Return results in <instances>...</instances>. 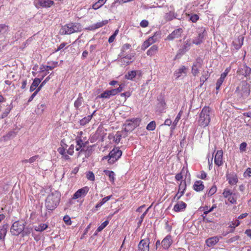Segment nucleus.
Listing matches in <instances>:
<instances>
[{"mask_svg": "<svg viewBox=\"0 0 251 251\" xmlns=\"http://www.w3.org/2000/svg\"><path fill=\"white\" fill-rule=\"evenodd\" d=\"M60 201V194L55 191L48 196L45 201V205L48 210H53L58 205Z\"/></svg>", "mask_w": 251, "mask_h": 251, "instance_id": "1", "label": "nucleus"}, {"mask_svg": "<svg viewBox=\"0 0 251 251\" xmlns=\"http://www.w3.org/2000/svg\"><path fill=\"white\" fill-rule=\"evenodd\" d=\"M210 108L208 106H204L200 114L198 120L199 125L201 127L207 126L210 122Z\"/></svg>", "mask_w": 251, "mask_h": 251, "instance_id": "2", "label": "nucleus"}, {"mask_svg": "<svg viewBox=\"0 0 251 251\" xmlns=\"http://www.w3.org/2000/svg\"><path fill=\"white\" fill-rule=\"evenodd\" d=\"M62 30L64 34H71L75 32H80L82 28L79 23H70L65 25L62 27Z\"/></svg>", "mask_w": 251, "mask_h": 251, "instance_id": "3", "label": "nucleus"}, {"mask_svg": "<svg viewBox=\"0 0 251 251\" xmlns=\"http://www.w3.org/2000/svg\"><path fill=\"white\" fill-rule=\"evenodd\" d=\"M222 194L223 197L227 199L230 203L232 204L237 203V194L235 193H233L230 189L225 188Z\"/></svg>", "mask_w": 251, "mask_h": 251, "instance_id": "4", "label": "nucleus"}, {"mask_svg": "<svg viewBox=\"0 0 251 251\" xmlns=\"http://www.w3.org/2000/svg\"><path fill=\"white\" fill-rule=\"evenodd\" d=\"M236 93L241 97L246 98L250 94V86L246 82H245L241 87H238L236 90Z\"/></svg>", "mask_w": 251, "mask_h": 251, "instance_id": "5", "label": "nucleus"}, {"mask_svg": "<svg viewBox=\"0 0 251 251\" xmlns=\"http://www.w3.org/2000/svg\"><path fill=\"white\" fill-rule=\"evenodd\" d=\"M24 229V225L19 221L15 222L10 228V232L13 235H18Z\"/></svg>", "mask_w": 251, "mask_h": 251, "instance_id": "6", "label": "nucleus"}, {"mask_svg": "<svg viewBox=\"0 0 251 251\" xmlns=\"http://www.w3.org/2000/svg\"><path fill=\"white\" fill-rule=\"evenodd\" d=\"M122 151L117 148H114L109 153L108 162L113 163L117 161L122 155Z\"/></svg>", "mask_w": 251, "mask_h": 251, "instance_id": "7", "label": "nucleus"}, {"mask_svg": "<svg viewBox=\"0 0 251 251\" xmlns=\"http://www.w3.org/2000/svg\"><path fill=\"white\" fill-rule=\"evenodd\" d=\"M244 37L243 35L235 36L232 42V46L233 48L232 49L234 50H238L243 45Z\"/></svg>", "mask_w": 251, "mask_h": 251, "instance_id": "8", "label": "nucleus"}, {"mask_svg": "<svg viewBox=\"0 0 251 251\" xmlns=\"http://www.w3.org/2000/svg\"><path fill=\"white\" fill-rule=\"evenodd\" d=\"M202 64V59L200 57L197 58L192 68V74L194 76H196L199 74L200 69L201 68Z\"/></svg>", "mask_w": 251, "mask_h": 251, "instance_id": "9", "label": "nucleus"}, {"mask_svg": "<svg viewBox=\"0 0 251 251\" xmlns=\"http://www.w3.org/2000/svg\"><path fill=\"white\" fill-rule=\"evenodd\" d=\"M75 141L76 143L75 150L77 151H79L78 154V156H79L80 153L84 150V148L86 146L88 141L82 139L81 137L78 136L75 138Z\"/></svg>", "mask_w": 251, "mask_h": 251, "instance_id": "10", "label": "nucleus"}, {"mask_svg": "<svg viewBox=\"0 0 251 251\" xmlns=\"http://www.w3.org/2000/svg\"><path fill=\"white\" fill-rule=\"evenodd\" d=\"M89 188L88 186H85L78 189L73 195L72 199L76 200L81 197H84L89 192Z\"/></svg>", "mask_w": 251, "mask_h": 251, "instance_id": "11", "label": "nucleus"}, {"mask_svg": "<svg viewBox=\"0 0 251 251\" xmlns=\"http://www.w3.org/2000/svg\"><path fill=\"white\" fill-rule=\"evenodd\" d=\"M186 188V182L185 180L181 181L178 186V192L174 198V200L178 201L183 195Z\"/></svg>", "mask_w": 251, "mask_h": 251, "instance_id": "12", "label": "nucleus"}, {"mask_svg": "<svg viewBox=\"0 0 251 251\" xmlns=\"http://www.w3.org/2000/svg\"><path fill=\"white\" fill-rule=\"evenodd\" d=\"M61 147H59L57 151L58 152L62 155V157L65 160H69L70 159V157L67 154L66 148L68 145L64 143V139H63L61 142Z\"/></svg>", "mask_w": 251, "mask_h": 251, "instance_id": "13", "label": "nucleus"}, {"mask_svg": "<svg viewBox=\"0 0 251 251\" xmlns=\"http://www.w3.org/2000/svg\"><path fill=\"white\" fill-rule=\"evenodd\" d=\"M150 239L146 238L142 239L138 244V251H149L150 250Z\"/></svg>", "mask_w": 251, "mask_h": 251, "instance_id": "14", "label": "nucleus"}, {"mask_svg": "<svg viewBox=\"0 0 251 251\" xmlns=\"http://www.w3.org/2000/svg\"><path fill=\"white\" fill-rule=\"evenodd\" d=\"M183 32L182 28H178L174 30L171 33L168 35L166 40L168 41H172L175 39L181 37Z\"/></svg>", "mask_w": 251, "mask_h": 251, "instance_id": "15", "label": "nucleus"}, {"mask_svg": "<svg viewBox=\"0 0 251 251\" xmlns=\"http://www.w3.org/2000/svg\"><path fill=\"white\" fill-rule=\"evenodd\" d=\"M173 242L172 236L168 234L161 241L162 247L164 250H168L172 245Z\"/></svg>", "mask_w": 251, "mask_h": 251, "instance_id": "16", "label": "nucleus"}, {"mask_svg": "<svg viewBox=\"0 0 251 251\" xmlns=\"http://www.w3.org/2000/svg\"><path fill=\"white\" fill-rule=\"evenodd\" d=\"M223 152L222 150L217 151L214 157V163L218 166H221L223 164Z\"/></svg>", "mask_w": 251, "mask_h": 251, "instance_id": "17", "label": "nucleus"}, {"mask_svg": "<svg viewBox=\"0 0 251 251\" xmlns=\"http://www.w3.org/2000/svg\"><path fill=\"white\" fill-rule=\"evenodd\" d=\"M216 204H213L212 207L210 208H208V207L207 206H204L203 207H201V209H202V211H203V214L202 215V216L203 217V221H206L207 222H211V221L210 220H208L206 218V216L207 215V214L210 212H212L214 209L216 208Z\"/></svg>", "mask_w": 251, "mask_h": 251, "instance_id": "18", "label": "nucleus"}, {"mask_svg": "<svg viewBox=\"0 0 251 251\" xmlns=\"http://www.w3.org/2000/svg\"><path fill=\"white\" fill-rule=\"evenodd\" d=\"M221 238L217 236L210 237L205 240V244L208 247H212L218 243Z\"/></svg>", "mask_w": 251, "mask_h": 251, "instance_id": "19", "label": "nucleus"}, {"mask_svg": "<svg viewBox=\"0 0 251 251\" xmlns=\"http://www.w3.org/2000/svg\"><path fill=\"white\" fill-rule=\"evenodd\" d=\"M140 121L138 119H133L126 121V126L130 127V129H134L139 125Z\"/></svg>", "mask_w": 251, "mask_h": 251, "instance_id": "20", "label": "nucleus"}, {"mask_svg": "<svg viewBox=\"0 0 251 251\" xmlns=\"http://www.w3.org/2000/svg\"><path fill=\"white\" fill-rule=\"evenodd\" d=\"M8 225L7 224H4L0 226V240L4 241L5 237L6 235L8 228Z\"/></svg>", "mask_w": 251, "mask_h": 251, "instance_id": "21", "label": "nucleus"}, {"mask_svg": "<svg viewBox=\"0 0 251 251\" xmlns=\"http://www.w3.org/2000/svg\"><path fill=\"white\" fill-rule=\"evenodd\" d=\"M187 204L182 201H180L176 203L173 208L174 210L176 212H179L185 210Z\"/></svg>", "mask_w": 251, "mask_h": 251, "instance_id": "22", "label": "nucleus"}, {"mask_svg": "<svg viewBox=\"0 0 251 251\" xmlns=\"http://www.w3.org/2000/svg\"><path fill=\"white\" fill-rule=\"evenodd\" d=\"M154 35L150 37L148 40L145 41L142 45V48L143 50L147 49L150 46L153 44L156 41V39L154 38Z\"/></svg>", "mask_w": 251, "mask_h": 251, "instance_id": "23", "label": "nucleus"}, {"mask_svg": "<svg viewBox=\"0 0 251 251\" xmlns=\"http://www.w3.org/2000/svg\"><path fill=\"white\" fill-rule=\"evenodd\" d=\"M38 3L42 7L49 8L54 5V2L51 0H38Z\"/></svg>", "mask_w": 251, "mask_h": 251, "instance_id": "24", "label": "nucleus"}, {"mask_svg": "<svg viewBox=\"0 0 251 251\" xmlns=\"http://www.w3.org/2000/svg\"><path fill=\"white\" fill-rule=\"evenodd\" d=\"M108 23V20H102L101 22H98L95 24L91 25L89 27V29L90 30H95L97 28H99L103 26L104 25H107Z\"/></svg>", "mask_w": 251, "mask_h": 251, "instance_id": "25", "label": "nucleus"}, {"mask_svg": "<svg viewBox=\"0 0 251 251\" xmlns=\"http://www.w3.org/2000/svg\"><path fill=\"white\" fill-rule=\"evenodd\" d=\"M193 189L197 192L202 191L204 188V186L203 184V182L201 180H197L195 182L193 185Z\"/></svg>", "mask_w": 251, "mask_h": 251, "instance_id": "26", "label": "nucleus"}, {"mask_svg": "<svg viewBox=\"0 0 251 251\" xmlns=\"http://www.w3.org/2000/svg\"><path fill=\"white\" fill-rule=\"evenodd\" d=\"M177 14L175 13V11H170L166 13L164 16L165 20L168 22L172 21L173 19L176 18Z\"/></svg>", "mask_w": 251, "mask_h": 251, "instance_id": "27", "label": "nucleus"}, {"mask_svg": "<svg viewBox=\"0 0 251 251\" xmlns=\"http://www.w3.org/2000/svg\"><path fill=\"white\" fill-rule=\"evenodd\" d=\"M41 82V80L38 78H35L34 79L32 83L31 84L29 91L32 92L35 90H36L37 88L39 86V84Z\"/></svg>", "mask_w": 251, "mask_h": 251, "instance_id": "28", "label": "nucleus"}, {"mask_svg": "<svg viewBox=\"0 0 251 251\" xmlns=\"http://www.w3.org/2000/svg\"><path fill=\"white\" fill-rule=\"evenodd\" d=\"M227 180L230 185H233L237 184L238 179L236 175H230L227 176Z\"/></svg>", "mask_w": 251, "mask_h": 251, "instance_id": "29", "label": "nucleus"}, {"mask_svg": "<svg viewBox=\"0 0 251 251\" xmlns=\"http://www.w3.org/2000/svg\"><path fill=\"white\" fill-rule=\"evenodd\" d=\"M204 38L203 33H200L198 34L197 37L193 39L192 43L197 45H200L202 43Z\"/></svg>", "mask_w": 251, "mask_h": 251, "instance_id": "30", "label": "nucleus"}, {"mask_svg": "<svg viewBox=\"0 0 251 251\" xmlns=\"http://www.w3.org/2000/svg\"><path fill=\"white\" fill-rule=\"evenodd\" d=\"M158 50V47L157 45H153L147 51V54L148 55L152 56L154 55Z\"/></svg>", "mask_w": 251, "mask_h": 251, "instance_id": "31", "label": "nucleus"}, {"mask_svg": "<svg viewBox=\"0 0 251 251\" xmlns=\"http://www.w3.org/2000/svg\"><path fill=\"white\" fill-rule=\"evenodd\" d=\"M104 173L106 176H108L110 181L113 183L115 181V173L114 172L112 171L104 170Z\"/></svg>", "mask_w": 251, "mask_h": 251, "instance_id": "32", "label": "nucleus"}, {"mask_svg": "<svg viewBox=\"0 0 251 251\" xmlns=\"http://www.w3.org/2000/svg\"><path fill=\"white\" fill-rule=\"evenodd\" d=\"M186 70L187 68L184 66H182L175 72V75L177 77H179L181 75L182 73H186Z\"/></svg>", "mask_w": 251, "mask_h": 251, "instance_id": "33", "label": "nucleus"}, {"mask_svg": "<svg viewBox=\"0 0 251 251\" xmlns=\"http://www.w3.org/2000/svg\"><path fill=\"white\" fill-rule=\"evenodd\" d=\"M106 1V0H99L98 2L93 4L92 8L95 10L99 9L105 3Z\"/></svg>", "mask_w": 251, "mask_h": 251, "instance_id": "34", "label": "nucleus"}, {"mask_svg": "<svg viewBox=\"0 0 251 251\" xmlns=\"http://www.w3.org/2000/svg\"><path fill=\"white\" fill-rule=\"evenodd\" d=\"M136 76V72L135 71H132L128 72L127 74L125 75V78L128 80H132Z\"/></svg>", "mask_w": 251, "mask_h": 251, "instance_id": "35", "label": "nucleus"}, {"mask_svg": "<svg viewBox=\"0 0 251 251\" xmlns=\"http://www.w3.org/2000/svg\"><path fill=\"white\" fill-rule=\"evenodd\" d=\"M83 101V98L81 96H79L78 98L75 100L74 102V106L76 108L78 109L79 107L82 105V102Z\"/></svg>", "mask_w": 251, "mask_h": 251, "instance_id": "36", "label": "nucleus"}, {"mask_svg": "<svg viewBox=\"0 0 251 251\" xmlns=\"http://www.w3.org/2000/svg\"><path fill=\"white\" fill-rule=\"evenodd\" d=\"M92 116L88 115L87 117H85L80 121V124L82 126H84L88 124L92 119Z\"/></svg>", "mask_w": 251, "mask_h": 251, "instance_id": "37", "label": "nucleus"}, {"mask_svg": "<svg viewBox=\"0 0 251 251\" xmlns=\"http://www.w3.org/2000/svg\"><path fill=\"white\" fill-rule=\"evenodd\" d=\"M191 46V43H189L188 41H187L185 44H184L182 49H180L179 50V52L180 53L184 54L186 51L189 50V47Z\"/></svg>", "mask_w": 251, "mask_h": 251, "instance_id": "38", "label": "nucleus"}, {"mask_svg": "<svg viewBox=\"0 0 251 251\" xmlns=\"http://www.w3.org/2000/svg\"><path fill=\"white\" fill-rule=\"evenodd\" d=\"M12 109V107L8 105L5 109L4 111L0 115V118L3 119L6 117Z\"/></svg>", "mask_w": 251, "mask_h": 251, "instance_id": "39", "label": "nucleus"}, {"mask_svg": "<svg viewBox=\"0 0 251 251\" xmlns=\"http://www.w3.org/2000/svg\"><path fill=\"white\" fill-rule=\"evenodd\" d=\"M48 227V225L46 224H41L39 226L35 227V230L37 231L42 232Z\"/></svg>", "mask_w": 251, "mask_h": 251, "instance_id": "40", "label": "nucleus"}, {"mask_svg": "<svg viewBox=\"0 0 251 251\" xmlns=\"http://www.w3.org/2000/svg\"><path fill=\"white\" fill-rule=\"evenodd\" d=\"M110 95L109 94V92L108 90H105L103 93H102L100 95L97 97L98 98H102V99H109L110 97Z\"/></svg>", "mask_w": 251, "mask_h": 251, "instance_id": "41", "label": "nucleus"}, {"mask_svg": "<svg viewBox=\"0 0 251 251\" xmlns=\"http://www.w3.org/2000/svg\"><path fill=\"white\" fill-rule=\"evenodd\" d=\"M109 224V221L106 220L103 222L97 229L96 232H99L103 230Z\"/></svg>", "mask_w": 251, "mask_h": 251, "instance_id": "42", "label": "nucleus"}, {"mask_svg": "<svg viewBox=\"0 0 251 251\" xmlns=\"http://www.w3.org/2000/svg\"><path fill=\"white\" fill-rule=\"evenodd\" d=\"M132 55H127L121 59V63H123V62H126V60L127 59V61L126 62V64H129L131 62H132Z\"/></svg>", "mask_w": 251, "mask_h": 251, "instance_id": "43", "label": "nucleus"}, {"mask_svg": "<svg viewBox=\"0 0 251 251\" xmlns=\"http://www.w3.org/2000/svg\"><path fill=\"white\" fill-rule=\"evenodd\" d=\"M82 152H84L85 157L88 158L92 154L93 152L92 147H88L86 150L84 149Z\"/></svg>", "mask_w": 251, "mask_h": 251, "instance_id": "44", "label": "nucleus"}, {"mask_svg": "<svg viewBox=\"0 0 251 251\" xmlns=\"http://www.w3.org/2000/svg\"><path fill=\"white\" fill-rule=\"evenodd\" d=\"M156 127V124L154 121L151 122L147 126V129L148 130H153Z\"/></svg>", "mask_w": 251, "mask_h": 251, "instance_id": "45", "label": "nucleus"}, {"mask_svg": "<svg viewBox=\"0 0 251 251\" xmlns=\"http://www.w3.org/2000/svg\"><path fill=\"white\" fill-rule=\"evenodd\" d=\"M184 167H183L181 172L179 173L176 174L175 176V179L177 181L182 180L183 178L182 174L184 173Z\"/></svg>", "mask_w": 251, "mask_h": 251, "instance_id": "46", "label": "nucleus"}, {"mask_svg": "<svg viewBox=\"0 0 251 251\" xmlns=\"http://www.w3.org/2000/svg\"><path fill=\"white\" fill-rule=\"evenodd\" d=\"M182 111H180L178 113L177 115L176 116L175 120L173 123V126H174V128H175L177 124V123L178 122L179 120L180 119L181 116Z\"/></svg>", "mask_w": 251, "mask_h": 251, "instance_id": "47", "label": "nucleus"}, {"mask_svg": "<svg viewBox=\"0 0 251 251\" xmlns=\"http://www.w3.org/2000/svg\"><path fill=\"white\" fill-rule=\"evenodd\" d=\"M190 17V20L193 23H196L199 19V16L197 14H188Z\"/></svg>", "mask_w": 251, "mask_h": 251, "instance_id": "48", "label": "nucleus"}, {"mask_svg": "<svg viewBox=\"0 0 251 251\" xmlns=\"http://www.w3.org/2000/svg\"><path fill=\"white\" fill-rule=\"evenodd\" d=\"M87 178L91 181L95 180V175L94 173L91 171H89L86 174Z\"/></svg>", "mask_w": 251, "mask_h": 251, "instance_id": "49", "label": "nucleus"}, {"mask_svg": "<svg viewBox=\"0 0 251 251\" xmlns=\"http://www.w3.org/2000/svg\"><path fill=\"white\" fill-rule=\"evenodd\" d=\"M217 191V187L216 185H213L209 190L207 195L208 196H211L214 195Z\"/></svg>", "mask_w": 251, "mask_h": 251, "instance_id": "50", "label": "nucleus"}, {"mask_svg": "<svg viewBox=\"0 0 251 251\" xmlns=\"http://www.w3.org/2000/svg\"><path fill=\"white\" fill-rule=\"evenodd\" d=\"M240 224V222L238 220H235L232 221L231 222V224L229 226L230 227L235 228L236 227L239 226Z\"/></svg>", "mask_w": 251, "mask_h": 251, "instance_id": "51", "label": "nucleus"}, {"mask_svg": "<svg viewBox=\"0 0 251 251\" xmlns=\"http://www.w3.org/2000/svg\"><path fill=\"white\" fill-rule=\"evenodd\" d=\"M32 231V228L31 227H24V229L23 231V235L27 236L29 235Z\"/></svg>", "mask_w": 251, "mask_h": 251, "instance_id": "52", "label": "nucleus"}, {"mask_svg": "<svg viewBox=\"0 0 251 251\" xmlns=\"http://www.w3.org/2000/svg\"><path fill=\"white\" fill-rule=\"evenodd\" d=\"M50 75L47 77L41 83L39 86L37 88V90L39 91L41 90L42 88L45 85V84L50 79Z\"/></svg>", "mask_w": 251, "mask_h": 251, "instance_id": "53", "label": "nucleus"}, {"mask_svg": "<svg viewBox=\"0 0 251 251\" xmlns=\"http://www.w3.org/2000/svg\"><path fill=\"white\" fill-rule=\"evenodd\" d=\"M151 207H149L148 208H147V209L142 214V215L140 217V220L138 222V224L139 225H141L142 223L143 222V221L145 218V216L146 215V214H147L148 212V210L149 209V208Z\"/></svg>", "mask_w": 251, "mask_h": 251, "instance_id": "54", "label": "nucleus"}, {"mask_svg": "<svg viewBox=\"0 0 251 251\" xmlns=\"http://www.w3.org/2000/svg\"><path fill=\"white\" fill-rule=\"evenodd\" d=\"M74 146L71 145L67 151V154L68 155H72L74 152Z\"/></svg>", "mask_w": 251, "mask_h": 251, "instance_id": "55", "label": "nucleus"}, {"mask_svg": "<svg viewBox=\"0 0 251 251\" xmlns=\"http://www.w3.org/2000/svg\"><path fill=\"white\" fill-rule=\"evenodd\" d=\"M240 239V236H235L230 239H229L228 240H227L226 242L227 243H233L234 242H235L237 240H238L239 239Z\"/></svg>", "mask_w": 251, "mask_h": 251, "instance_id": "56", "label": "nucleus"}, {"mask_svg": "<svg viewBox=\"0 0 251 251\" xmlns=\"http://www.w3.org/2000/svg\"><path fill=\"white\" fill-rule=\"evenodd\" d=\"M63 220L66 224L67 225H71L72 224V221L71 220L70 217L66 215L63 218Z\"/></svg>", "mask_w": 251, "mask_h": 251, "instance_id": "57", "label": "nucleus"}, {"mask_svg": "<svg viewBox=\"0 0 251 251\" xmlns=\"http://www.w3.org/2000/svg\"><path fill=\"white\" fill-rule=\"evenodd\" d=\"M131 48V45L130 44L126 43L122 47L121 50L123 52L125 51L126 50L130 49Z\"/></svg>", "mask_w": 251, "mask_h": 251, "instance_id": "58", "label": "nucleus"}, {"mask_svg": "<svg viewBox=\"0 0 251 251\" xmlns=\"http://www.w3.org/2000/svg\"><path fill=\"white\" fill-rule=\"evenodd\" d=\"M40 91L36 89L34 92V93L31 95V96L29 97V99L28 100V101L27 102H31L33 100V99L34 98V97L37 95V94Z\"/></svg>", "mask_w": 251, "mask_h": 251, "instance_id": "59", "label": "nucleus"}, {"mask_svg": "<svg viewBox=\"0 0 251 251\" xmlns=\"http://www.w3.org/2000/svg\"><path fill=\"white\" fill-rule=\"evenodd\" d=\"M251 73V68L250 67L246 66L245 67V73H244V75L245 76H248L250 75Z\"/></svg>", "mask_w": 251, "mask_h": 251, "instance_id": "60", "label": "nucleus"}, {"mask_svg": "<svg viewBox=\"0 0 251 251\" xmlns=\"http://www.w3.org/2000/svg\"><path fill=\"white\" fill-rule=\"evenodd\" d=\"M207 176V174L204 171H201L200 172V175L198 177L201 179H205Z\"/></svg>", "mask_w": 251, "mask_h": 251, "instance_id": "61", "label": "nucleus"}, {"mask_svg": "<svg viewBox=\"0 0 251 251\" xmlns=\"http://www.w3.org/2000/svg\"><path fill=\"white\" fill-rule=\"evenodd\" d=\"M112 197V195H110V196H108L107 197H105L104 198H103L101 200V201H100L101 204L103 205V204H104L105 202H106L108 201H109L111 198V197Z\"/></svg>", "mask_w": 251, "mask_h": 251, "instance_id": "62", "label": "nucleus"}, {"mask_svg": "<svg viewBox=\"0 0 251 251\" xmlns=\"http://www.w3.org/2000/svg\"><path fill=\"white\" fill-rule=\"evenodd\" d=\"M140 25L142 27H146L149 25V22L147 20H143L141 22Z\"/></svg>", "mask_w": 251, "mask_h": 251, "instance_id": "63", "label": "nucleus"}, {"mask_svg": "<svg viewBox=\"0 0 251 251\" xmlns=\"http://www.w3.org/2000/svg\"><path fill=\"white\" fill-rule=\"evenodd\" d=\"M39 158V155H34V156H33L31 157L29 159V163H33L34 162H35V161H36V160H37Z\"/></svg>", "mask_w": 251, "mask_h": 251, "instance_id": "64", "label": "nucleus"}]
</instances>
